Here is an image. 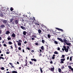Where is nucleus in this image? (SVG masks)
<instances>
[{"label": "nucleus", "mask_w": 73, "mask_h": 73, "mask_svg": "<svg viewBox=\"0 0 73 73\" xmlns=\"http://www.w3.org/2000/svg\"><path fill=\"white\" fill-rule=\"evenodd\" d=\"M11 73H17V71H13L11 72Z\"/></svg>", "instance_id": "28"}, {"label": "nucleus", "mask_w": 73, "mask_h": 73, "mask_svg": "<svg viewBox=\"0 0 73 73\" xmlns=\"http://www.w3.org/2000/svg\"><path fill=\"white\" fill-rule=\"evenodd\" d=\"M15 24L16 25H17L19 24V21L17 20H15Z\"/></svg>", "instance_id": "9"}, {"label": "nucleus", "mask_w": 73, "mask_h": 73, "mask_svg": "<svg viewBox=\"0 0 73 73\" xmlns=\"http://www.w3.org/2000/svg\"><path fill=\"white\" fill-rule=\"evenodd\" d=\"M33 18L34 19V20H35V18L34 17H33Z\"/></svg>", "instance_id": "64"}, {"label": "nucleus", "mask_w": 73, "mask_h": 73, "mask_svg": "<svg viewBox=\"0 0 73 73\" xmlns=\"http://www.w3.org/2000/svg\"><path fill=\"white\" fill-rule=\"evenodd\" d=\"M63 48H62V49L63 52H64V50L66 52H68V49L66 48V47L65 45H64V46H63Z\"/></svg>", "instance_id": "3"}, {"label": "nucleus", "mask_w": 73, "mask_h": 73, "mask_svg": "<svg viewBox=\"0 0 73 73\" xmlns=\"http://www.w3.org/2000/svg\"><path fill=\"white\" fill-rule=\"evenodd\" d=\"M8 44L9 45H11V44H12V42H11V41H9L8 42Z\"/></svg>", "instance_id": "27"}, {"label": "nucleus", "mask_w": 73, "mask_h": 73, "mask_svg": "<svg viewBox=\"0 0 73 73\" xmlns=\"http://www.w3.org/2000/svg\"><path fill=\"white\" fill-rule=\"evenodd\" d=\"M57 39V40H58L60 41H61V42H65L66 44V43L67 42V41H68V40H67L65 39H63V40L61 38H58Z\"/></svg>", "instance_id": "1"}, {"label": "nucleus", "mask_w": 73, "mask_h": 73, "mask_svg": "<svg viewBox=\"0 0 73 73\" xmlns=\"http://www.w3.org/2000/svg\"><path fill=\"white\" fill-rule=\"evenodd\" d=\"M24 44H27V41H25L24 42Z\"/></svg>", "instance_id": "55"}, {"label": "nucleus", "mask_w": 73, "mask_h": 73, "mask_svg": "<svg viewBox=\"0 0 73 73\" xmlns=\"http://www.w3.org/2000/svg\"><path fill=\"white\" fill-rule=\"evenodd\" d=\"M12 24L13 25H15V22H14V21H13V22H12Z\"/></svg>", "instance_id": "57"}, {"label": "nucleus", "mask_w": 73, "mask_h": 73, "mask_svg": "<svg viewBox=\"0 0 73 73\" xmlns=\"http://www.w3.org/2000/svg\"><path fill=\"white\" fill-rule=\"evenodd\" d=\"M29 63H30V65H33V63L32 62L30 61L29 62Z\"/></svg>", "instance_id": "38"}, {"label": "nucleus", "mask_w": 73, "mask_h": 73, "mask_svg": "<svg viewBox=\"0 0 73 73\" xmlns=\"http://www.w3.org/2000/svg\"><path fill=\"white\" fill-rule=\"evenodd\" d=\"M42 42L43 43V44H44L45 41V40H42Z\"/></svg>", "instance_id": "33"}, {"label": "nucleus", "mask_w": 73, "mask_h": 73, "mask_svg": "<svg viewBox=\"0 0 73 73\" xmlns=\"http://www.w3.org/2000/svg\"><path fill=\"white\" fill-rule=\"evenodd\" d=\"M5 42L4 41V40H3V41H2V43H3H3H4V42Z\"/></svg>", "instance_id": "60"}, {"label": "nucleus", "mask_w": 73, "mask_h": 73, "mask_svg": "<svg viewBox=\"0 0 73 73\" xmlns=\"http://www.w3.org/2000/svg\"><path fill=\"white\" fill-rule=\"evenodd\" d=\"M58 70L59 72H61V69H60V68H58Z\"/></svg>", "instance_id": "23"}, {"label": "nucleus", "mask_w": 73, "mask_h": 73, "mask_svg": "<svg viewBox=\"0 0 73 73\" xmlns=\"http://www.w3.org/2000/svg\"><path fill=\"white\" fill-rule=\"evenodd\" d=\"M50 64H53V62H52V61H51L50 62Z\"/></svg>", "instance_id": "59"}, {"label": "nucleus", "mask_w": 73, "mask_h": 73, "mask_svg": "<svg viewBox=\"0 0 73 73\" xmlns=\"http://www.w3.org/2000/svg\"><path fill=\"white\" fill-rule=\"evenodd\" d=\"M64 68L65 67L64 66V65H63L62 66L61 69L62 70H63V69H64Z\"/></svg>", "instance_id": "20"}, {"label": "nucleus", "mask_w": 73, "mask_h": 73, "mask_svg": "<svg viewBox=\"0 0 73 73\" xmlns=\"http://www.w3.org/2000/svg\"><path fill=\"white\" fill-rule=\"evenodd\" d=\"M58 50H60V48H59V47H58Z\"/></svg>", "instance_id": "56"}, {"label": "nucleus", "mask_w": 73, "mask_h": 73, "mask_svg": "<svg viewBox=\"0 0 73 73\" xmlns=\"http://www.w3.org/2000/svg\"><path fill=\"white\" fill-rule=\"evenodd\" d=\"M38 32L39 33H41V31L40 29H39L38 30Z\"/></svg>", "instance_id": "26"}, {"label": "nucleus", "mask_w": 73, "mask_h": 73, "mask_svg": "<svg viewBox=\"0 0 73 73\" xmlns=\"http://www.w3.org/2000/svg\"><path fill=\"white\" fill-rule=\"evenodd\" d=\"M60 60H61L62 61H65V58H64L63 59H60Z\"/></svg>", "instance_id": "31"}, {"label": "nucleus", "mask_w": 73, "mask_h": 73, "mask_svg": "<svg viewBox=\"0 0 73 73\" xmlns=\"http://www.w3.org/2000/svg\"><path fill=\"white\" fill-rule=\"evenodd\" d=\"M56 29H57V30H58V31H61L62 32H64V31H63V30L62 29H59L58 28H56Z\"/></svg>", "instance_id": "7"}, {"label": "nucleus", "mask_w": 73, "mask_h": 73, "mask_svg": "<svg viewBox=\"0 0 73 73\" xmlns=\"http://www.w3.org/2000/svg\"><path fill=\"white\" fill-rule=\"evenodd\" d=\"M68 68H69L70 69H71V70H72V69H73V68H72V66H68Z\"/></svg>", "instance_id": "19"}, {"label": "nucleus", "mask_w": 73, "mask_h": 73, "mask_svg": "<svg viewBox=\"0 0 73 73\" xmlns=\"http://www.w3.org/2000/svg\"><path fill=\"white\" fill-rule=\"evenodd\" d=\"M23 34L25 35H26V34H27V32L25 31H23Z\"/></svg>", "instance_id": "17"}, {"label": "nucleus", "mask_w": 73, "mask_h": 73, "mask_svg": "<svg viewBox=\"0 0 73 73\" xmlns=\"http://www.w3.org/2000/svg\"><path fill=\"white\" fill-rule=\"evenodd\" d=\"M54 42L55 43V44H58V42H57L56 41H54Z\"/></svg>", "instance_id": "36"}, {"label": "nucleus", "mask_w": 73, "mask_h": 73, "mask_svg": "<svg viewBox=\"0 0 73 73\" xmlns=\"http://www.w3.org/2000/svg\"><path fill=\"white\" fill-rule=\"evenodd\" d=\"M66 48H66V49H68V50H69V46H67L66 47Z\"/></svg>", "instance_id": "45"}, {"label": "nucleus", "mask_w": 73, "mask_h": 73, "mask_svg": "<svg viewBox=\"0 0 73 73\" xmlns=\"http://www.w3.org/2000/svg\"><path fill=\"white\" fill-rule=\"evenodd\" d=\"M26 49H27V50H30V48L29 47H27Z\"/></svg>", "instance_id": "43"}, {"label": "nucleus", "mask_w": 73, "mask_h": 73, "mask_svg": "<svg viewBox=\"0 0 73 73\" xmlns=\"http://www.w3.org/2000/svg\"><path fill=\"white\" fill-rule=\"evenodd\" d=\"M1 21H2V22H3V23L5 25H8V23L7 20L1 19Z\"/></svg>", "instance_id": "2"}, {"label": "nucleus", "mask_w": 73, "mask_h": 73, "mask_svg": "<svg viewBox=\"0 0 73 73\" xmlns=\"http://www.w3.org/2000/svg\"><path fill=\"white\" fill-rule=\"evenodd\" d=\"M54 54H58V52L57 51H55L54 52Z\"/></svg>", "instance_id": "24"}, {"label": "nucleus", "mask_w": 73, "mask_h": 73, "mask_svg": "<svg viewBox=\"0 0 73 73\" xmlns=\"http://www.w3.org/2000/svg\"><path fill=\"white\" fill-rule=\"evenodd\" d=\"M16 37V35H15V34L14 33H13V34H12L11 35V37H13V38H15V37Z\"/></svg>", "instance_id": "5"}, {"label": "nucleus", "mask_w": 73, "mask_h": 73, "mask_svg": "<svg viewBox=\"0 0 73 73\" xmlns=\"http://www.w3.org/2000/svg\"><path fill=\"white\" fill-rule=\"evenodd\" d=\"M13 10V8L12 7H11L10 8V10L11 11H12Z\"/></svg>", "instance_id": "37"}, {"label": "nucleus", "mask_w": 73, "mask_h": 73, "mask_svg": "<svg viewBox=\"0 0 73 73\" xmlns=\"http://www.w3.org/2000/svg\"><path fill=\"white\" fill-rule=\"evenodd\" d=\"M41 26L43 28H45L46 29H47V27H46V26H45L43 24H41Z\"/></svg>", "instance_id": "11"}, {"label": "nucleus", "mask_w": 73, "mask_h": 73, "mask_svg": "<svg viewBox=\"0 0 73 73\" xmlns=\"http://www.w3.org/2000/svg\"><path fill=\"white\" fill-rule=\"evenodd\" d=\"M35 44L36 45H38V44L37 43H36Z\"/></svg>", "instance_id": "53"}, {"label": "nucleus", "mask_w": 73, "mask_h": 73, "mask_svg": "<svg viewBox=\"0 0 73 73\" xmlns=\"http://www.w3.org/2000/svg\"><path fill=\"white\" fill-rule=\"evenodd\" d=\"M68 63H69V62H68L67 63V64H68H68H69V65H72V64H73V63H70L69 64H68Z\"/></svg>", "instance_id": "22"}, {"label": "nucleus", "mask_w": 73, "mask_h": 73, "mask_svg": "<svg viewBox=\"0 0 73 73\" xmlns=\"http://www.w3.org/2000/svg\"><path fill=\"white\" fill-rule=\"evenodd\" d=\"M19 41H17V40H16V41L17 42H22V40H18Z\"/></svg>", "instance_id": "10"}, {"label": "nucleus", "mask_w": 73, "mask_h": 73, "mask_svg": "<svg viewBox=\"0 0 73 73\" xmlns=\"http://www.w3.org/2000/svg\"><path fill=\"white\" fill-rule=\"evenodd\" d=\"M40 72H41V73H42L43 72H42V68H40Z\"/></svg>", "instance_id": "44"}, {"label": "nucleus", "mask_w": 73, "mask_h": 73, "mask_svg": "<svg viewBox=\"0 0 73 73\" xmlns=\"http://www.w3.org/2000/svg\"><path fill=\"white\" fill-rule=\"evenodd\" d=\"M28 63H26V64H25L24 65V67H25V66H28V67H29L28 66Z\"/></svg>", "instance_id": "16"}, {"label": "nucleus", "mask_w": 73, "mask_h": 73, "mask_svg": "<svg viewBox=\"0 0 73 73\" xmlns=\"http://www.w3.org/2000/svg\"><path fill=\"white\" fill-rule=\"evenodd\" d=\"M10 47L11 48V49H12H12H13V47L12 46H10Z\"/></svg>", "instance_id": "49"}, {"label": "nucleus", "mask_w": 73, "mask_h": 73, "mask_svg": "<svg viewBox=\"0 0 73 73\" xmlns=\"http://www.w3.org/2000/svg\"><path fill=\"white\" fill-rule=\"evenodd\" d=\"M32 40H35V38H31Z\"/></svg>", "instance_id": "50"}, {"label": "nucleus", "mask_w": 73, "mask_h": 73, "mask_svg": "<svg viewBox=\"0 0 73 73\" xmlns=\"http://www.w3.org/2000/svg\"><path fill=\"white\" fill-rule=\"evenodd\" d=\"M51 36V35H50V34H48V38H50V37Z\"/></svg>", "instance_id": "29"}, {"label": "nucleus", "mask_w": 73, "mask_h": 73, "mask_svg": "<svg viewBox=\"0 0 73 73\" xmlns=\"http://www.w3.org/2000/svg\"><path fill=\"white\" fill-rule=\"evenodd\" d=\"M18 49L19 50H21V48L20 47H19L18 48Z\"/></svg>", "instance_id": "42"}, {"label": "nucleus", "mask_w": 73, "mask_h": 73, "mask_svg": "<svg viewBox=\"0 0 73 73\" xmlns=\"http://www.w3.org/2000/svg\"><path fill=\"white\" fill-rule=\"evenodd\" d=\"M1 33H2V30H1V29H0V35L1 34Z\"/></svg>", "instance_id": "41"}, {"label": "nucleus", "mask_w": 73, "mask_h": 73, "mask_svg": "<svg viewBox=\"0 0 73 73\" xmlns=\"http://www.w3.org/2000/svg\"><path fill=\"white\" fill-rule=\"evenodd\" d=\"M0 16H1V17H4V15H3V13H1L0 14Z\"/></svg>", "instance_id": "30"}, {"label": "nucleus", "mask_w": 73, "mask_h": 73, "mask_svg": "<svg viewBox=\"0 0 73 73\" xmlns=\"http://www.w3.org/2000/svg\"><path fill=\"white\" fill-rule=\"evenodd\" d=\"M41 49L42 50H44V46H42V47H41Z\"/></svg>", "instance_id": "40"}, {"label": "nucleus", "mask_w": 73, "mask_h": 73, "mask_svg": "<svg viewBox=\"0 0 73 73\" xmlns=\"http://www.w3.org/2000/svg\"><path fill=\"white\" fill-rule=\"evenodd\" d=\"M6 54H9V52H7L6 53Z\"/></svg>", "instance_id": "58"}, {"label": "nucleus", "mask_w": 73, "mask_h": 73, "mask_svg": "<svg viewBox=\"0 0 73 73\" xmlns=\"http://www.w3.org/2000/svg\"><path fill=\"white\" fill-rule=\"evenodd\" d=\"M52 60H54V59L55 58V57H54V56H52Z\"/></svg>", "instance_id": "48"}, {"label": "nucleus", "mask_w": 73, "mask_h": 73, "mask_svg": "<svg viewBox=\"0 0 73 73\" xmlns=\"http://www.w3.org/2000/svg\"><path fill=\"white\" fill-rule=\"evenodd\" d=\"M60 64H64V62L63 61H62V60H61V62H60Z\"/></svg>", "instance_id": "35"}, {"label": "nucleus", "mask_w": 73, "mask_h": 73, "mask_svg": "<svg viewBox=\"0 0 73 73\" xmlns=\"http://www.w3.org/2000/svg\"><path fill=\"white\" fill-rule=\"evenodd\" d=\"M32 37H34V38H36L37 37V36L36 35H33L32 36Z\"/></svg>", "instance_id": "25"}, {"label": "nucleus", "mask_w": 73, "mask_h": 73, "mask_svg": "<svg viewBox=\"0 0 73 73\" xmlns=\"http://www.w3.org/2000/svg\"><path fill=\"white\" fill-rule=\"evenodd\" d=\"M66 44L67 45H69V46H71V45H71V43H68L67 42H66Z\"/></svg>", "instance_id": "15"}, {"label": "nucleus", "mask_w": 73, "mask_h": 73, "mask_svg": "<svg viewBox=\"0 0 73 73\" xmlns=\"http://www.w3.org/2000/svg\"><path fill=\"white\" fill-rule=\"evenodd\" d=\"M54 67H53V68H51L50 71L52 72H54Z\"/></svg>", "instance_id": "12"}, {"label": "nucleus", "mask_w": 73, "mask_h": 73, "mask_svg": "<svg viewBox=\"0 0 73 73\" xmlns=\"http://www.w3.org/2000/svg\"><path fill=\"white\" fill-rule=\"evenodd\" d=\"M5 25H4L2 24L0 27L1 29H3L4 28H5Z\"/></svg>", "instance_id": "6"}, {"label": "nucleus", "mask_w": 73, "mask_h": 73, "mask_svg": "<svg viewBox=\"0 0 73 73\" xmlns=\"http://www.w3.org/2000/svg\"><path fill=\"white\" fill-rule=\"evenodd\" d=\"M31 52H32V53H33V52H35V51L33 50H32L31 51Z\"/></svg>", "instance_id": "52"}, {"label": "nucleus", "mask_w": 73, "mask_h": 73, "mask_svg": "<svg viewBox=\"0 0 73 73\" xmlns=\"http://www.w3.org/2000/svg\"><path fill=\"white\" fill-rule=\"evenodd\" d=\"M21 28L23 30H26V28L24 26H21Z\"/></svg>", "instance_id": "8"}, {"label": "nucleus", "mask_w": 73, "mask_h": 73, "mask_svg": "<svg viewBox=\"0 0 73 73\" xmlns=\"http://www.w3.org/2000/svg\"><path fill=\"white\" fill-rule=\"evenodd\" d=\"M1 70H4L5 69V68H4V67H1Z\"/></svg>", "instance_id": "34"}, {"label": "nucleus", "mask_w": 73, "mask_h": 73, "mask_svg": "<svg viewBox=\"0 0 73 73\" xmlns=\"http://www.w3.org/2000/svg\"><path fill=\"white\" fill-rule=\"evenodd\" d=\"M62 58H65V56L64 55H62Z\"/></svg>", "instance_id": "47"}, {"label": "nucleus", "mask_w": 73, "mask_h": 73, "mask_svg": "<svg viewBox=\"0 0 73 73\" xmlns=\"http://www.w3.org/2000/svg\"><path fill=\"white\" fill-rule=\"evenodd\" d=\"M7 40H11V38L10 36H9L7 38Z\"/></svg>", "instance_id": "21"}, {"label": "nucleus", "mask_w": 73, "mask_h": 73, "mask_svg": "<svg viewBox=\"0 0 73 73\" xmlns=\"http://www.w3.org/2000/svg\"><path fill=\"white\" fill-rule=\"evenodd\" d=\"M31 60L32 61H33L35 62H36V61H37V60H36V59H31Z\"/></svg>", "instance_id": "14"}, {"label": "nucleus", "mask_w": 73, "mask_h": 73, "mask_svg": "<svg viewBox=\"0 0 73 73\" xmlns=\"http://www.w3.org/2000/svg\"><path fill=\"white\" fill-rule=\"evenodd\" d=\"M42 56V54H39V57H40V56Z\"/></svg>", "instance_id": "61"}, {"label": "nucleus", "mask_w": 73, "mask_h": 73, "mask_svg": "<svg viewBox=\"0 0 73 73\" xmlns=\"http://www.w3.org/2000/svg\"><path fill=\"white\" fill-rule=\"evenodd\" d=\"M72 57L71 56L70 58V61H72Z\"/></svg>", "instance_id": "39"}, {"label": "nucleus", "mask_w": 73, "mask_h": 73, "mask_svg": "<svg viewBox=\"0 0 73 73\" xmlns=\"http://www.w3.org/2000/svg\"><path fill=\"white\" fill-rule=\"evenodd\" d=\"M4 55L3 54L1 55V56H0V60H1V59H2V60H4V58L2 57Z\"/></svg>", "instance_id": "4"}, {"label": "nucleus", "mask_w": 73, "mask_h": 73, "mask_svg": "<svg viewBox=\"0 0 73 73\" xmlns=\"http://www.w3.org/2000/svg\"><path fill=\"white\" fill-rule=\"evenodd\" d=\"M10 65L11 66H12L13 65L12 63H9Z\"/></svg>", "instance_id": "51"}, {"label": "nucleus", "mask_w": 73, "mask_h": 73, "mask_svg": "<svg viewBox=\"0 0 73 73\" xmlns=\"http://www.w3.org/2000/svg\"><path fill=\"white\" fill-rule=\"evenodd\" d=\"M10 33V32L9 31H6L5 32V34L6 35H8Z\"/></svg>", "instance_id": "13"}, {"label": "nucleus", "mask_w": 73, "mask_h": 73, "mask_svg": "<svg viewBox=\"0 0 73 73\" xmlns=\"http://www.w3.org/2000/svg\"><path fill=\"white\" fill-rule=\"evenodd\" d=\"M17 44L19 46H21V43L20 42H18L17 43Z\"/></svg>", "instance_id": "18"}, {"label": "nucleus", "mask_w": 73, "mask_h": 73, "mask_svg": "<svg viewBox=\"0 0 73 73\" xmlns=\"http://www.w3.org/2000/svg\"><path fill=\"white\" fill-rule=\"evenodd\" d=\"M11 67H12V68H15V66H13V65H12L11 66Z\"/></svg>", "instance_id": "62"}, {"label": "nucleus", "mask_w": 73, "mask_h": 73, "mask_svg": "<svg viewBox=\"0 0 73 73\" xmlns=\"http://www.w3.org/2000/svg\"><path fill=\"white\" fill-rule=\"evenodd\" d=\"M1 40H2V38L1 36H0V41Z\"/></svg>", "instance_id": "54"}, {"label": "nucleus", "mask_w": 73, "mask_h": 73, "mask_svg": "<svg viewBox=\"0 0 73 73\" xmlns=\"http://www.w3.org/2000/svg\"><path fill=\"white\" fill-rule=\"evenodd\" d=\"M13 19H10V23H12V21H13Z\"/></svg>", "instance_id": "32"}, {"label": "nucleus", "mask_w": 73, "mask_h": 73, "mask_svg": "<svg viewBox=\"0 0 73 73\" xmlns=\"http://www.w3.org/2000/svg\"><path fill=\"white\" fill-rule=\"evenodd\" d=\"M3 46H5V47H6L7 46V45L6 44H4Z\"/></svg>", "instance_id": "46"}, {"label": "nucleus", "mask_w": 73, "mask_h": 73, "mask_svg": "<svg viewBox=\"0 0 73 73\" xmlns=\"http://www.w3.org/2000/svg\"><path fill=\"white\" fill-rule=\"evenodd\" d=\"M14 45L15 46V48H17V46H16V44H14Z\"/></svg>", "instance_id": "63"}]
</instances>
